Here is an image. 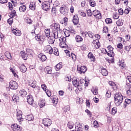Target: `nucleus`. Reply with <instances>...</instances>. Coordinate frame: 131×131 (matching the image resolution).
Returning <instances> with one entry per match:
<instances>
[{"mask_svg": "<svg viewBox=\"0 0 131 131\" xmlns=\"http://www.w3.org/2000/svg\"><path fill=\"white\" fill-rule=\"evenodd\" d=\"M101 73L103 76H107L108 75V71H107V70L105 68H104L103 67H101Z\"/></svg>", "mask_w": 131, "mask_h": 131, "instance_id": "f3484780", "label": "nucleus"}, {"mask_svg": "<svg viewBox=\"0 0 131 131\" xmlns=\"http://www.w3.org/2000/svg\"><path fill=\"white\" fill-rule=\"evenodd\" d=\"M17 119L18 122H21V121H23V118L22 117V115L17 116Z\"/></svg>", "mask_w": 131, "mask_h": 131, "instance_id": "8fccbe9b", "label": "nucleus"}, {"mask_svg": "<svg viewBox=\"0 0 131 131\" xmlns=\"http://www.w3.org/2000/svg\"><path fill=\"white\" fill-rule=\"evenodd\" d=\"M67 125L69 128H73V127L74 126V123H73V122H69Z\"/></svg>", "mask_w": 131, "mask_h": 131, "instance_id": "ea45409f", "label": "nucleus"}, {"mask_svg": "<svg viewBox=\"0 0 131 131\" xmlns=\"http://www.w3.org/2000/svg\"><path fill=\"white\" fill-rule=\"evenodd\" d=\"M82 83H84L85 86H88V85H89V81H85V80L84 79H81L80 82L77 79H75L73 81V85L75 88H77L78 91H81L82 90V86L81 85Z\"/></svg>", "mask_w": 131, "mask_h": 131, "instance_id": "f257e3e1", "label": "nucleus"}, {"mask_svg": "<svg viewBox=\"0 0 131 131\" xmlns=\"http://www.w3.org/2000/svg\"><path fill=\"white\" fill-rule=\"evenodd\" d=\"M78 22H79V18H78V16L77 15H75L73 18V23L74 25H77L78 24Z\"/></svg>", "mask_w": 131, "mask_h": 131, "instance_id": "2eb2a0df", "label": "nucleus"}, {"mask_svg": "<svg viewBox=\"0 0 131 131\" xmlns=\"http://www.w3.org/2000/svg\"><path fill=\"white\" fill-rule=\"evenodd\" d=\"M12 100H13V101H14L15 102H17V101H18V100H19V97L17 95H14L12 97Z\"/></svg>", "mask_w": 131, "mask_h": 131, "instance_id": "5fc2aeb1", "label": "nucleus"}, {"mask_svg": "<svg viewBox=\"0 0 131 131\" xmlns=\"http://www.w3.org/2000/svg\"><path fill=\"white\" fill-rule=\"evenodd\" d=\"M129 12H130V8L128 7L125 9L124 13V14H125V15H127V14H128Z\"/></svg>", "mask_w": 131, "mask_h": 131, "instance_id": "603ef678", "label": "nucleus"}, {"mask_svg": "<svg viewBox=\"0 0 131 131\" xmlns=\"http://www.w3.org/2000/svg\"><path fill=\"white\" fill-rule=\"evenodd\" d=\"M46 72H47V73H48V74H51V73H52V68L50 67H47L45 68Z\"/></svg>", "mask_w": 131, "mask_h": 131, "instance_id": "c03bdc74", "label": "nucleus"}, {"mask_svg": "<svg viewBox=\"0 0 131 131\" xmlns=\"http://www.w3.org/2000/svg\"><path fill=\"white\" fill-rule=\"evenodd\" d=\"M116 24L117 26H122L123 25V20L122 19H119L117 21Z\"/></svg>", "mask_w": 131, "mask_h": 131, "instance_id": "37998d69", "label": "nucleus"}, {"mask_svg": "<svg viewBox=\"0 0 131 131\" xmlns=\"http://www.w3.org/2000/svg\"><path fill=\"white\" fill-rule=\"evenodd\" d=\"M77 70L78 71L79 73H84L87 70L86 67L84 66H81V67H78Z\"/></svg>", "mask_w": 131, "mask_h": 131, "instance_id": "9b49d317", "label": "nucleus"}, {"mask_svg": "<svg viewBox=\"0 0 131 131\" xmlns=\"http://www.w3.org/2000/svg\"><path fill=\"white\" fill-rule=\"evenodd\" d=\"M65 80L66 81H71V77L70 76H68L65 78Z\"/></svg>", "mask_w": 131, "mask_h": 131, "instance_id": "774afa93", "label": "nucleus"}, {"mask_svg": "<svg viewBox=\"0 0 131 131\" xmlns=\"http://www.w3.org/2000/svg\"><path fill=\"white\" fill-rule=\"evenodd\" d=\"M19 10L20 12H25L26 11V6L22 5L19 7Z\"/></svg>", "mask_w": 131, "mask_h": 131, "instance_id": "58836bf2", "label": "nucleus"}, {"mask_svg": "<svg viewBox=\"0 0 131 131\" xmlns=\"http://www.w3.org/2000/svg\"><path fill=\"white\" fill-rule=\"evenodd\" d=\"M48 97H51L52 96V93H51V91H50L49 90H46V91H45Z\"/></svg>", "mask_w": 131, "mask_h": 131, "instance_id": "0e129e2a", "label": "nucleus"}, {"mask_svg": "<svg viewBox=\"0 0 131 131\" xmlns=\"http://www.w3.org/2000/svg\"><path fill=\"white\" fill-rule=\"evenodd\" d=\"M55 32H53V34L52 35V36L54 37V38L55 39H57L59 38V32L58 31H54Z\"/></svg>", "mask_w": 131, "mask_h": 131, "instance_id": "7c9ffc66", "label": "nucleus"}, {"mask_svg": "<svg viewBox=\"0 0 131 131\" xmlns=\"http://www.w3.org/2000/svg\"><path fill=\"white\" fill-rule=\"evenodd\" d=\"M62 68V64L61 63H58L55 67V69L56 71H59Z\"/></svg>", "mask_w": 131, "mask_h": 131, "instance_id": "c9c22d12", "label": "nucleus"}, {"mask_svg": "<svg viewBox=\"0 0 131 131\" xmlns=\"http://www.w3.org/2000/svg\"><path fill=\"white\" fill-rule=\"evenodd\" d=\"M85 112L87 113V115H88V116H89V117H92V113H91V111H90V110H86L85 111Z\"/></svg>", "mask_w": 131, "mask_h": 131, "instance_id": "680f3d73", "label": "nucleus"}, {"mask_svg": "<svg viewBox=\"0 0 131 131\" xmlns=\"http://www.w3.org/2000/svg\"><path fill=\"white\" fill-rule=\"evenodd\" d=\"M91 91L93 93V95H98V88L94 87L91 89Z\"/></svg>", "mask_w": 131, "mask_h": 131, "instance_id": "c756f323", "label": "nucleus"}, {"mask_svg": "<svg viewBox=\"0 0 131 131\" xmlns=\"http://www.w3.org/2000/svg\"><path fill=\"white\" fill-rule=\"evenodd\" d=\"M9 16L10 18H12L13 19L14 17L16 16V11L14 10L12 12L9 13Z\"/></svg>", "mask_w": 131, "mask_h": 131, "instance_id": "a19ab883", "label": "nucleus"}, {"mask_svg": "<svg viewBox=\"0 0 131 131\" xmlns=\"http://www.w3.org/2000/svg\"><path fill=\"white\" fill-rule=\"evenodd\" d=\"M93 43L94 44V46L95 48L96 49H99L101 46L100 45V42H99V40L96 39L94 41H93Z\"/></svg>", "mask_w": 131, "mask_h": 131, "instance_id": "b1692460", "label": "nucleus"}, {"mask_svg": "<svg viewBox=\"0 0 131 131\" xmlns=\"http://www.w3.org/2000/svg\"><path fill=\"white\" fill-rule=\"evenodd\" d=\"M38 58H39V59H40L42 62H45V61L47 60V56L41 53L38 55Z\"/></svg>", "mask_w": 131, "mask_h": 131, "instance_id": "4be33fe9", "label": "nucleus"}, {"mask_svg": "<svg viewBox=\"0 0 131 131\" xmlns=\"http://www.w3.org/2000/svg\"><path fill=\"white\" fill-rule=\"evenodd\" d=\"M119 18V14L118 13H114L113 15V18L115 19H118Z\"/></svg>", "mask_w": 131, "mask_h": 131, "instance_id": "052dcab7", "label": "nucleus"}, {"mask_svg": "<svg viewBox=\"0 0 131 131\" xmlns=\"http://www.w3.org/2000/svg\"><path fill=\"white\" fill-rule=\"evenodd\" d=\"M19 69L23 73H25V72L27 71V68H26V67L24 65V64L19 65Z\"/></svg>", "mask_w": 131, "mask_h": 131, "instance_id": "5701e85b", "label": "nucleus"}, {"mask_svg": "<svg viewBox=\"0 0 131 131\" xmlns=\"http://www.w3.org/2000/svg\"><path fill=\"white\" fill-rule=\"evenodd\" d=\"M53 50V53L54 55H55V56H59V51H58V49H57V48H54Z\"/></svg>", "mask_w": 131, "mask_h": 131, "instance_id": "79ce46f5", "label": "nucleus"}, {"mask_svg": "<svg viewBox=\"0 0 131 131\" xmlns=\"http://www.w3.org/2000/svg\"><path fill=\"white\" fill-rule=\"evenodd\" d=\"M45 33L47 37H49V36H50V34L51 33V31L49 29H46L45 30Z\"/></svg>", "mask_w": 131, "mask_h": 131, "instance_id": "4c0bfd02", "label": "nucleus"}, {"mask_svg": "<svg viewBox=\"0 0 131 131\" xmlns=\"http://www.w3.org/2000/svg\"><path fill=\"white\" fill-rule=\"evenodd\" d=\"M60 42V47L62 49H65L67 47V44H66V37L61 36L59 39Z\"/></svg>", "mask_w": 131, "mask_h": 131, "instance_id": "7ed1b4c3", "label": "nucleus"}, {"mask_svg": "<svg viewBox=\"0 0 131 131\" xmlns=\"http://www.w3.org/2000/svg\"><path fill=\"white\" fill-rule=\"evenodd\" d=\"M105 23L106 24H110L111 23H112V19L111 18H106L105 19Z\"/></svg>", "mask_w": 131, "mask_h": 131, "instance_id": "13d9d810", "label": "nucleus"}, {"mask_svg": "<svg viewBox=\"0 0 131 131\" xmlns=\"http://www.w3.org/2000/svg\"><path fill=\"white\" fill-rule=\"evenodd\" d=\"M75 128L78 127L77 129V131H82L83 130V128H82V126L79 124V122H77L75 124Z\"/></svg>", "mask_w": 131, "mask_h": 131, "instance_id": "6ab92c4d", "label": "nucleus"}, {"mask_svg": "<svg viewBox=\"0 0 131 131\" xmlns=\"http://www.w3.org/2000/svg\"><path fill=\"white\" fill-rule=\"evenodd\" d=\"M118 12L120 15H123V9L122 8H119Z\"/></svg>", "mask_w": 131, "mask_h": 131, "instance_id": "338daca9", "label": "nucleus"}, {"mask_svg": "<svg viewBox=\"0 0 131 131\" xmlns=\"http://www.w3.org/2000/svg\"><path fill=\"white\" fill-rule=\"evenodd\" d=\"M5 56L7 58V59H9V60H12V55H11V53L10 52L7 51L5 53Z\"/></svg>", "mask_w": 131, "mask_h": 131, "instance_id": "2f4dec72", "label": "nucleus"}, {"mask_svg": "<svg viewBox=\"0 0 131 131\" xmlns=\"http://www.w3.org/2000/svg\"><path fill=\"white\" fill-rule=\"evenodd\" d=\"M64 34L66 37H69V36H70V31L67 30L64 32Z\"/></svg>", "mask_w": 131, "mask_h": 131, "instance_id": "3c124183", "label": "nucleus"}, {"mask_svg": "<svg viewBox=\"0 0 131 131\" xmlns=\"http://www.w3.org/2000/svg\"><path fill=\"white\" fill-rule=\"evenodd\" d=\"M126 88H127V89H130L131 88L130 83L129 82H128L127 80H126Z\"/></svg>", "mask_w": 131, "mask_h": 131, "instance_id": "bf43d9fd", "label": "nucleus"}, {"mask_svg": "<svg viewBox=\"0 0 131 131\" xmlns=\"http://www.w3.org/2000/svg\"><path fill=\"white\" fill-rule=\"evenodd\" d=\"M29 85L31 88L35 89V88H36V81H33L32 80H29Z\"/></svg>", "mask_w": 131, "mask_h": 131, "instance_id": "dca6fc26", "label": "nucleus"}, {"mask_svg": "<svg viewBox=\"0 0 131 131\" xmlns=\"http://www.w3.org/2000/svg\"><path fill=\"white\" fill-rule=\"evenodd\" d=\"M18 95L20 96V97L24 98V97L27 95V92H26L24 89L20 90L19 92Z\"/></svg>", "mask_w": 131, "mask_h": 131, "instance_id": "aec40b11", "label": "nucleus"}, {"mask_svg": "<svg viewBox=\"0 0 131 131\" xmlns=\"http://www.w3.org/2000/svg\"><path fill=\"white\" fill-rule=\"evenodd\" d=\"M35 2H31L29 6V9H31L32 11H35Z\"/></svg>", "mask_w": 131, "mask_h": 131, "instance_id": "cd10ccee", "label": "nucleus"}, {"mask_svg": "<svg viewBox=\"0 0 131 131\" xmlns=\"http://www.w3.org/2000/svg\"><path fill=\"white\" fill-rule=\"evenodd\" d=\"M48 37V42L50 45H54V42H55V38H54V36H49Z\"/></svg>", "mask_w": 131, "mask_h": 131, "instance_id": "412c9836", "label": "nucleus"}, {"mask_svg": "<svg viewBox=\"0 0 131 131\" xmlns=\"http://www.w3.org/2000/svg\"><path fill=\"white\" fill-rule=\"evenodd\" d=\"M108 84L111 86H113V88H114V89H117V86H116V84L114 82H113V81H110L108 82Z\"/></svg>", "mask_w": 131, "mask_h": 131, "instance_id": "a18cd8bd", "label": "nucleus"}, {"mask_svg": "<svg viewBox=\"0 0 131 131\" xmlns=\"http://www.w3.org/2000/svg\"><path fill=\"white\" fill-rule=\"evenodd\" d=\"M108 51H106L107 54V56L109 57H114V52H113V48L111 46H108L107 47Z\"/></svg>", "mask_w": 131, "mask_h": 131, "instance_id": "423d86ee", "label": "nucleus"}, {"mask_svg": "<svg viewBox=\"0 0 131 131\" xmlns=\"http://www.w3.org/2000/svg\"><path fill=\"white\" fill-rule=\"evenodd\" d=\"M120 66H121V67H123V68L125 67V62H124V60H121L120 61Z\"/></svg>", "mask_w": 131, "mask_h": 131, "instance_id": "09e8293b", "label": "nucleus"}, {"mask_svg": "<svg viewBox=\"0 0 131 131\" xmlns=\"http://www.w3.org/2000/svg\"><path fill=\"white\" fill-rule=\"evenodd\" d=\"M43 50L45 53H49L50 55H52V54H53V48L50 45L45 46Z\"/></svg>", "mask_w": 131, "mask_h": 131, "instance_id": "0eeeda50", "label": "nucleus"}, {"mask_svg": "<svg viewBox=\"0 0 131 131\" xmlns=\"http://www.w3.org/2000/svg\"><path fill=\"white\" fill-rule=\"evenodd\" d=\"M9 86L11 90H17L18 89V83L15 81H11L9 82Z\"/></svg>", "mask_w": 131, "mask_h": 131, "instance_id": "39448f33", "label": "nucleus"}, {"mask_svg": "<svg viewBox=\"0 0 131 131\" xmlns=\"http://www.w3.org/2000/svg\"><path fill=\"white\" fill-rule=\"evenodd\" d=\"M26 23H27V24H32V20L31 18L29 17H26L25 19Z\"/></svg>", "mask_w": 131, "mask_h": 131, "instance_id": "e433bc0d", "label": "nucleus"}, {"mask_svg": "<svg viewBox=\"0 0 131 131\" xmlns=\"http://www.w3.org/2000/svg\"><path fill=\"white\" fill-rule=\"evenodd\" d=\"M33 116L32 115H29L26 116V119L27 120H28L29 121H30L31 120H33L34 119Z\"/></svg>", "mask_w": 131, "mask_h": 131, "instance_id": "72a5a7b5", "label": "nucleus"}, {"mask_svg": "<svg viewBox=\"0 0 131 131\" xmlns=\"http://www.w3.org/2000/svg\"><path fill=\"white\" fill-rule=\"evenodd\" d=\"M50 8L51 5L48 2L42 3V9L44 10V11H48V10H50Z\"/></svg>", "mask_w": 131, "mask_h": 131, "instance_id": "1a4fd4ad", "label": "nucleus"}, {"mask_svg": "<svg viewBox=\"0 0 131 131\" xmlns=\"http://www.w3.org/2000/svg\"><path fill=\"white\" fill-rule=\"evenodd\" d=\"M89 3L91 7H96V2H95L94 0H90Z\"/></svg>", "mask_w": 131, "mask_h": 131, "instance_id": "de8ad7c7", "label": "nucleus"}, {"mask_svg": "<svg viewBox=\"0 0 131 131\" xmlns=\"http://www.w3.org/2000/svg\"><path fill=\"white\" fill-rule=\"evenodd\" d=\"M27 100L28 103H29L30 105L33 104V102H34V100H33V97H32V95H28L27 97Z\"/></svg>", "mask_w": 131, "mask_h": 131, "instance_id": "4468645a", "label": "nucleus"}, {"mask_svg": "<svg viewBox=\"0 0 131 131\" xmlns=\"http://www.w3.org/2000/svg\"><path fill=\"white\" fill-rule=\"evenodd\" d=\"M60 12L61 14L64 15L67 12H68V9L66 7H61L60 9Z\"/></svg>", "mask_w": 131, "mask_h": 131, "instance_id": "393cba45", "label": "nucleus"}, {"mask_svg": "<svg viewBox=\"0 0 131 131\" xmlns=\"http://www.w3.org/2000/svg\"><path fill=\"white\" fill-rule=\"evenodd\" d=\"M117 113V108L116 107H114L112 110V115H115Z\"/></svg>", "mask_w": 131, "mask_h": 131, "instance_id": "49530a36", "label": "nucleus"}, {"mask_svg": "<svg viewBox=\"0 0 131 131\" xmlns=\"http://www.w3.org/2000/svg\"><path fill=\"white\" fill-rule=\"evenodd\" d=\"M88 58H90V59H91V61L93 62H95V56H94V55L92 53H89L88 54Z\"/></svg>", "mask_w": 131, "mask_h": 131, "instance_id": "f704fd0d", "label": "nucleus"}, {"mask_svg": "<svg viewBox=\"0 0 131 131\" xmlns=\"http://www.w3.org/2000/svg\"><path fill=\"white\" fill-rule=\"evenodd\" d=\"M93 15L97 19H101L102 16L101 15V12L98 10H95L93 11Z\"/></svg>", "mask_w": 131, "mask_h": 131, "instance_id": "9d476101", "label": "nucleus"}, {"mask_svg": "<svg viewBox=\"0 0 131 131\" xmlns=\"http://www.w3.org/2000/svg\"><path fill=\"white\" fill-rule=\"evenodd\" d=\"M12 33L15 34V35H16V36H20V35H21V31L18 30L17 28L13 29Z\"/></svg>", "mask_w": 131, "mask_h": 131, "instance_id": "a211bd4d", "label": "nucleus"}, {"mask_svg": "<svg viewBox=\"0 0 131 131\" xmlns=\"http://www.w3.org/2000/svg\"><path fill=\"white\" fill-rule=\"evenodd\" d=\"M75 40L76 42H81V41L83 40V39L82 38V37H81V36L77 35L75 37Z\"/></svg>", "mask_w": 131, "mask_h": 131, "instance_id": "c85d7f7f", "label": "nucleus"}, {"mask_svg": "<svg viewBox=\"0 0 131 131\" xmlns=\"http://www.w3.org/2000/svg\"><path fill=\"white\" fill-rule=\"evenodd\" d=\"M13 20L14 19L12 18H9L7 20L8 24H9V25H12V24H13Z\"/></svg>", "mask_w": 131, "mask_h": 131, "instance_id": "6e6d98bb", "label": "nucleus"}, {"mask_svg": "<svg viewBox=\"0 0 131 131\" xmlns=\"http://www.w3.org/2000/svg\"><path fill=\"white\" fill-rule=\"evenodd\" d=\"M21 56L24 60H27L28 54H26L24 51L20 52Z\"/></svg>", "mask_w": 131, "mask_h": 131, "instance_id": "bb28decb", "label": "nucleus"}, {"mask_svg": "<svg viewBox=\"0 0 131 131\" xmlns=\"http://www.w3.org/2000/svg\"><path fill=\"white\" fill-rule=\"evenodd\" d=\"M41 89L45 91V92H47V85L46 84H43L41 85Z\"/></svg>", "mask_w": 131, "mask_h": 131, "instance_id": "69168bd1", "label": "nucleus"}, {"mask_svg": "<svg viewBox=\"0 0 131 131\" xmlns=\"http://www.w3.org/2000/svg\"><path fill=\"white\" fill-rule=\"evenodd\" d=\"M87 35L90 37V38H94V33H92V32H87Z\"/></svg>", "mask_w": 131, "mask_h": 131, "instance_id": "864d4df0", "label": "nucleus"}, {"mask_svg": "<svg viewBox=\"0 0 131 131\" xmlns=\"http://www.w3.org/2000/svg\"><path fill=\"white\" fill-rule=\"evenodd\" d=\"M11 128L14 131H20L22 129V127L18 125L17 124H14L11 125Z\"/></svg>", "mask_w": 131, "mask_h": 131, "instance_id": "f8f14e48", "label": "nucleus"}, {"mask_svg": "<svg viewBox=\"0 0 131 131\" xmlns=\"http://www.w3.org/2000/svg\"><path fill=\"white\" fill-rule=\"evenodd\" d=\"M26 53L29 56H33V51L30 49H27Z\"/></svg>", "mask_w": 131, "mask_h": 131, "instance_id": "473e14b6", "label": "nucleus"}, {"mask_svg": "<svg viewBox=\"0 0 131 131\" xmlns=\"http://www.w3.org/2000/svg\"><path fill=\"white\" fill-rule=\"evenodd\" d=\"M115 104L116 106H120L123 101V96L121 94H116L115 97Z\"/></svg>", "mask_w": 131, "mask_h": 131, "instance_id": "f03ea898", "label": "nucleus"}, {"mask_svg": "<svg viewBox=\"0 0 131 131\" xmlns=\"http://www.w3.org/2000/svg\"><path fill=\"white\" fill-rule=\"evenodd\" d=\"M42 122L43 124L45 125V126H46V127H48V126H50V125H52V120L50 119H43Z\"/></svg>", "mask_w": 131, "mask_h": 131, "instance_id": "6e6552de", "label": "nucleus"}, {"mask_svg": "<svg viewBox=\"0 0 131 131\" xmlns=\"http://www.w3.org/2000/svg\"><path fill=\"white\" fill-rule=\"evenodd\" d=\"M38 105L40 108H42L46 106V101L45 100H40L38 101Z\"/></svg>", "mask_w": 131, "mask_h": 131, "instance_id": "a878e982", "label": "nucleus"}, {"mask_svg": "<svg viewBox=\"0 0 131 131\" xmlns=\"http://www.w3.org/2000/svg\"><path fill=\"white\" fill-rule=\"evenodd\" d=\"M50 28L53 31H59L60 30V24L55 23L50 26Z\"/></svg>", "mask_w": 131, "mask_h": 131, "instance_id": "20e7f679", "label": "nucleus"}, {"mask_svg": "<svg viewBox=\"0 0 131 131\" xmlns=\"http://www.w3.org/2000/svg\"><path fill=\"white\" fill-rule=\"evenodd\" d=\"M93 125L94 127H98L99 126V123H98V121L95 120L93 122Z\"/></svg>", "mask_w": 131, "mask_h": 131, "instance_id": "e2e57ef3", "label": "nucleus"}, {"mask_svg": "<svg viewBox=\"0 0 131 131\" xmlns=\"http://www.w3.org/2000/svg\"><path fill=\"white\" fill-rule=\"evenodd\" d=\"M65 53L67 54V56H69V57H71L72 60L74 61L76 59V55L73 53H72L70 55V52L68 51V50H66Z\"/></svg>", "mask_w": 131, "mask_h": 131, "instance_id": "ddd939ff", "label": "nucleus"}, {"mask_svg": "<svg viewBox=\"0 0 131 131\" xmlns=\"http://www.w3.org/2000/svg\"><path fill=\"white\" fill-rule=\"evenodd\" d=\"M117 48L119 50H122V48H123V45L121 43H119L117 45Z\"/></svg>", "mask_w": 131, "mask_h": 131, "instance_id": "4d7b16f0", "label": "nucleus"}]
</instances>
